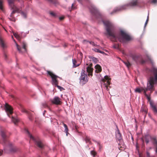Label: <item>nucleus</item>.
Here are the masks:
<instances>
[{
	"mask_svg": "<svg viewBox=\"0 0 157 157\" xmlns=\"http://www.w3.org/2000/svg\"><path fill=\"white\" fill-rule=\"evenodd\" d=\"M113 47L115 49H119V45L118 44H114Z\"/></svg>",
	"mask_w": 157,
	"mask_h": 157,
	"instance_id": "32",
	"label": "nucleus"
},
{
	"mask_svg": "<svg viewBox=\"0 0 157 157\" xmlns=\"http://www.w3.org/2000/svg\"><path fill=\"white\" fill-rule=\"evenodd\" d=\"M138 57L137 56H132V58L133 59L136 61V62H137V59Z\"/></svg>",
	"mask_w": 157,
	"mask_h": 157,
	"instance_id": "39",
	"label": "nucleus"
},
{
	"mask_svg": "<svg viewBox=\"0 0 157 157\" xmlns=\"http://www.w3.org/2000/svg\"><path fill=\"white\" fill-rule=\"evenodd\" d=\"M12 38H13V36H12Z\"/></svg>",
	"mask_w": 157,
	"mask_h": 157,
	"instance_id": "60",
	"label": "nucleus"
},
{
	"mask_svg": "<svg viewBox=\"0 0 157 157\" xmlns=\"http://www.w3.org/2000/svg\"><path fill=\"white\" fill-rule=\"evenodd\" d=\"M72 62H73V67H78L79 66V64H78L77 65H76V63L77 61L75 59H73Z\"/></svg>",
	"mask_w": 157,
	"mask_h": 157,
	"instance_id": "24",
	"label": "nucleus"
},
{
	"mask_svg": "<svg viewBox=\"0 0 157 157\" xmlns=\"http://www.w3.org/2000/svg\"><path fill=\"white\" fill-rule=\"evenodd\" d=\"M0 44L3 48H5L7 47L4 41L1 38H0Z\"/></svg>",
	"mask_w": 157,
	"mask_h": 157,
	"instance_id": "18",
	"label": "nucleus"
},
{
	"mask_svg": "<svg viewBox=\"0 0 157 157\" xmlns=\"http://www.w3.org/2000/svg\"><path fill=\"white\" fill-rule=\"evenodd\" d=\"M85 140L86 143L89 142L90 143V138L87 136H86Z\"/></svg>",
	"mask_w": 157,
	"mask_h": 157,
	"instance_id": "27",
	"label": "nucleus"
},
{
	"mask_svg": "<svg viewBox=\"0 0 157 157\" xmlns=\"http://www.w3.org/2000/svg\"><path fill=\"white\" fill-rule=\"evenodd\" d=\"M116 136L117 138V141H121L123 140L122 139L121 135L118 130L116 133Z\"/></svg>",
	"mask_w": 157,
	"mask_h": 157,
	"instance_id": "15",
	"label": "nucleus"
},
{
	"mask_svg": "<svg viewBox=\"0 0 157 157\" xmlns=\"http://www.w3.org/2000/svg\"><path fill=\"white\" fill-rule=\"evenodd\" d=\"M101 84H103L106 87V89L108 90V86L110 84V81L106 80L104 82H102L101 81Z\"/></svg>",
	"mask_w": 157,
	"mask_h": 157,
	"instance_id": "19",
	"label": "nucleus"
},
{
	"mask_svg": "<svg viewBox=\"0 0 157 157\" xmlns=\"http://www.w3.org/2000/svg\"><path fill=\"white\" fill-rule=\"evenodd\" d=\"M21 111L25 113H26L28 114H29V119L31 121L32 120L33 118H32V115L30 114V113L27 110H25V109H22Z\"/></svg>",
	"mask_w": 157,
	"mask_h": 157,
	"instance_id": "20",
	"label": "nucleus"
},
{
	"mask_svg": "<svg viewBox=\"0 0 157 157\" xmlns=\"http://www.w3.org/2000/svg\"><path fill=\"white\" fill-rule=\"evenodd\" d=\"M89 43L93 46H97V45L95 44L94 42L92 41H89Z\"/></svg>",
	"mask_w": 157,
	"mask_h": 157,
	"instance_id": "38",
	"label": "nucleus"
},
{
	"mask_svg": "<svg viewBox=\"0 0 157 157\" xmlns=\"http://www.w3.org/2000/svg\"><path fill=\"white\" fill-rule=\"evenodd\" d=\"M152 139L153 140V144L155 148V151L157 154V140L155 137H153Z\"/></svg>",
	"mask_w": 157,
	"mask_h": 157,
	"instance_id": "16",
	"label": "nucleus"
},
{
	"mask_svg": "<svg viewBox=\"0 0 157 157\" xmlns=\"http://www.w3.org/2000/svg\"><path fill=\"white\" fill-rule=\"evenodd\" d=\"M118 143V147L119 149L120 150H123L125 146L124 145V143L123 140L121 141H117Z\"/></svg>",
	"mask_w": 157,
	"mask_h": 157,
	"instance_id": "14",
	"label": "nucleus"
},
{
	"mask_svg": "<svg viewBox=\"0 0 157 157\" xmlns=\"http://www.w3.org/2000/svg\"><path fill=\"white\" fill-rule=\"evenodd\" d=\"M78 128V127L76 125L75 126V128L76 130H77Z\"/></svg>",
	"mask_w": 157,
	"mask_h": 157,
	"instance_id": "53",
	"label": "nucleus"
},
{
	"mask_svg": "<svg viewBox=\"0 0 157 157\" xmlns=\"http://www.w3.org/2000/svg\"><path fill=\"white\" fill-rule=\"evenodd\" d=\"M93 49V50L94 51L96 52H99L101 54H103V53H104V52H103L101 51L99 49H98L97 48H94V49Z\"/></svg>",
	"mask_w": 157,
	"mask_h": 157,
	"instance_id": "26",
	"label": "nucleus"
},
{
	"mask_svg": "<svg viewBox=\"0 0 157 157\" xmlns=\"http://www.w3.org/2000/svg\"><path fill=\"white\" fill-rule=\"evenodd\" d=\"M151 72L154 77L153 76H151L147 83V86L146 88H144L143 87L137 88L135 90L136 93H140L143 91L145 96H147L146 92L150 90L151 93L154 90V85L157 82V69L153 68L151 70Z\"/></svg>",
	"mask_w": 157,
	"mask_h": 157,
	"instance_id": "2",
	"label": "nucleus"
},
{
	"mask_svg": "<svg viewBox=\"0 0 157 157\" xmlns=\"http://www.w3.org/2000/svg\"><path fill=\"white\" fill-rule=\"evenodd\" d=\"M25 131L27 132L29 135L30 138L32 139H34V137L31 135L30 134L28 130L25 129Z\"/></svg>",
	"mask_w": 157,
	"mask_h": 157,
	"instance_id": "37",
	"label": "nucleus"
},
{
	"mask_svg": "<svg viewBox=\"0 0 157 157\" xmlns=\"http://www.w3.org/2000/svg\"><path fill=\"white\" fill-rule=\"evenodd\" d=\"M147 157H150V153L149 152H147Z\"/></svg>",
	"mask_w": 157,
	"mask_h": 157,
	"instance_id": "47",
	"label": "nucleus"
},
{
	"mask_svg": "<svg viewBox=\"0 0 157 157\" xmlns=\"http://www.w3.org/2000/svg\"><path fill=\"white\" fill-rule=\"evenodd\" d=\"M90 154L93 156V157H95L97 155V152L94 151H92L90 152Z\"/></svg>",
	"mask_w": 157,
	"mask_h": 157,
	"instance_id": "34",
	"label": "nucleus"
},
{
	"mask_svg": "<svg viewBox=\"0 0 157 157\" xmlns=\"http://www.w3.org/2000/svg\"><path fill=\"white\" fill-rule=\"evenodd\" d=\"M13 35L17 39L19 40H20V37L18 34L15 33H13Z\"/></svg>",
	"mask_w": 157,
	"mask_h": 157,
	"instance_id": "28",
	"label": "nucleus"
},
{
	"mask_svg": "<svg viewBox=\"0 0 157 157\" xmlns=\"http://www.w3.org/2000/svg\"><path fill=\"white\" fill-rule=\"evenodd\" d=\"M92 66V64L90 63L86 68V71L88 73V75L89 76H92L93 75V69L91 67Z\"/></svg>",
	"mask_w": 157,
	"mask_h": 157,
	"instance_id": "12",
	"label": "nucleus"
},
{
	"mask_svg": "<svg viewBox=\"0 0 157 157\" xmlns=\"http://www.w3.org/2000/svg\"><path fill=\"white\" fill-rule=\"evenodd\" d=\"M56 86L57 87H58L59 89H60L61 88H63L61 87L58 86V84L57 85H56Z\"/></svg>",
	"mask_w": 157,
	"mask_h": 157,
	"instance_id": "49",
	"label": "nucleus"
},
{
	"mask_svg": "<svg viewBox=\"0 0 157 157\" xmlns=\"http://www.w3.org/2000/svg\"><path fill=\"white\" fill-rule=\"evenodd\" d=\"M87 71L85 70H82L81 73V75L79 78L80 82L82 85L86 84L88 81V78L87 75Z\"/></svg>",
	"mask_w": 157,
	"mask_h": 157,
	"instance_id": "6",
	"label": "nucleus"
},
{
	"mask_svg": "<svg viewBox=\"0 0 157 157\" xmlns=\"http://www.w3.org/2000/svg\"><path fill=\"white\" fill-rule=\"evenodd\" d=\"M150 104L151 107L152 108L153 111L155 113H157V108H156V106L154 105L153 103L150 101Z\"/></svg>",
	"mask_w": 157,
	"mask_h": 157,
	"instance_id": "21",
	"label": "nucleus"
},
{
	"mask_svg": "<svg viewBox=\"0 0 157 157\" xmlns=\"http://www.w3.org/2000/svg\"><path fill=\"white\" fill-rule=\"evenodd\" d=\"M50 14H51L52 15L53 17H55L56 16V15L55 13H54L53 12H51L50 13Z\"/></svg>",
	"mask_w": 157,
	"mask_h": 157,
	"instance_id": "40",
	"label": "nucleus"
},
{
	"mask_svg": "<svg viewBox=\"0 0 157 157\" xmlns=\"http://www.w3.org/2000/svg\"><path fill=\"white\" fill-rule=\"evenodd\" d=\"M17 48L20 53H23L26 52V44L24 42H22L21 44V47L16 44Z\"/></svg>",
	"mask_w": 157,
	"mask_h": 157,
	"instance_id": "7",
	"label": "nucleus"
},
{
	"mask_svg": "<svg viewBox=\"0 0 157 157\" xmlns=\"http://www.w3.org/2000/svg\"><path fill=\"white\" fill-rule=\"evenodd\" d=\"M90 11L93 15L97 17H98L100 16V13L98 10L95 7H92L90 9Z\"/></svg>",
	"mask_w": 157,
	"mask_h": 157,
	"instance_id": "11",
	"label": "nucleus"
},
{
	"mask_svg": "<svg viewBox=\"0 0 157 157\" xmlns=\"http://www.w3.org/2000/svg\"><path fill=\"white\" fill-rule=\"evenodd\" d=\"M47 72L48 74L52 78L53 84L55 85L58 84V82L56 79L58 76L54 74L50 71H48Z\"/></svg>",
	"mask_w": 157,
	"mask_h": 157,
	"instance_id": "8",
	"label": "nucleus"
},
{
	"mask_svg": "<svg viewBox=\"0 0 157 157\" xmlns=\"http://www.w3.org/2000/svg\"><path fill=\"white\" fill-rule=\"evenodd\" d=\"M151 137L150 136L147 135L145 136V140L146 142V143L147 144H148L149 142V139Z\"/></svg>",
	"mask_w": 157,
	"mask_h": 157,
	"instance_id": "25",
	"label": "nucleus"
},
{
	"mask_svg": "<svg viewBox=\"0 0 157 157\" xmlns=\"http://www.w3.org/2000/svg\"><path fill=\"white\" fill-rule=\"evenodd\" d=\"M124 63L128 67H129L131 66V63L128 61L124 62Z\"/></svg>",
	"mask_w": 157,
	"mask_h": 157,
	"instance_id": "30",
	"label": "nucleus"
},
{
	"mask_svg": "<svg viewBox=\"0 0 157 157\" xmlns=\"http://www.w3.org/2000/svg\"><path fill=\"white\" fill-rule=\"evenodd\" d=\"M50 2H52V0H48Z\"/></svg>",
	"mask_w": 157,
	"mask_h": 157,
	"instance_id": "55",
	"label": "nucleus"
},
{
	"mask_svg": "<svg viewBox=\"0 0 157 157\" xmlns=\"http://www.w3.org/2000/svg\"><path fill=\"white\" fill-rule=\"evenodd\" d=\"M27 2H29V5L30 4V3L31 2V1L30 0H26Z\"/></svg>",
	"mask_w": 157,
	"mask_h": 157,
	"instance_id": "52",
	"label": "nucleus"
},
{
	"mask_svg": "<svg viewBox=\"0 0 157 157\" xmlns=\"http://www.w3.org/2000/svg\"><path fill=\"white\" fill-rule=\"evenodd\" d=\"M17 151V149L16 147H11L10 148V151L11 152H15Z\"/></svg>",
	"mask_w": 157,
	"mask_h": 157,
	"instance_id": "22",
	"label": "nucleus"
},
{
	"mask_svg": "<svg viewBox=\"0 0 157 157\" xmlns=\"http://www.w3.org/2000/svg\"><path fill=\"white\" fill-rule=\"evenodd\" d=\"M93 60L95 62H97V59L96 58H94V57H93Z\"/></svg>",
	"mask_w": 157,
	"mask_h": 157,
	"instance_id": "51",
	"label": "nucleus"
},
{
	"mask_svg": "<svg viewBox=\"0 0 157 157\" xmlns=\"http://www.w3.org/2000/svg\"><path fill=\"white\" fill-rule=\"evenodd\" d=\"M42 106L44 108L48 107V106L47 103L46 102H44L42 103Z\"/></svg>",
	"mask_w": 157,
	"mask_h": 157,
	"instance_id": "36",
	"label": "nucleus"
},
{
	"mask_svg": "<svg viewBox=\"0 0 157 157\" xmlns=\"http://www.w3.org/2000/svg\"><path fill=\"white\" fill-rule=\"evenodd\" d=\"M148 20H149V17H148V16H147V19L146 20V21L145 22V25H146L147 24V22H148Z\"/></svg>",
	"mask_w": 157,
	"mask_h": 157,
	"instance_id": "43",
	"label": "nucleus"
},
{
	"mask_svg": "<svg viewBox=\"0 0 157 157\" xmlns=\"http://www.w3.org/2000/svg\"><path fill=\"white\" fill-rule=\"evenodd\" d=\"M64 17H59V19L60 20H63V19H64Z\"/></svg>",
	"mask_w": 157,
	"mask_h": 157,
	"instance_id": "48",
	"label": "nucleus"
},
{
	"mask_svg": "<svg viewBox=\"0 0 157 157\" xmlns=\"http://www.w3.org/2000/svg\"><path fill=\"white\" fill-rule=\"evenodd\" d=\"M50 101L52 104L56 105H60L62 104L60 98L57 97H55L53 99H51Z\"/></svg>",
	"mask_w": 157,
	"mask_h": 157,
	"instance_id": "10",
	"label": "nucleus"
},
{
	"mask_svg": "<svg viewBox=\"0 0 157 157\" xmlns=\"http://www.w3.org/2000/svg\"><path fill=\"white\" fill-rule=\"evenodd\" d=\"M78 2H81V0H77Z\"/></svg>",
	"mask_w": 157,
	"mask_h": 157,
	"instance_id": "57",
	"label": "nucleus"
},
{
	"mask_svg": "<svg viewBox=\"0 0 157 157\" xmlns=\"http://www.w3.org/2000/svg\"><path fill=\"white\" fill-rule=\"evenodd\" d=\"M86 65H88V64H87H87H86Z\"/></svg>",
	"mask_w": 157,
	"mask_h": 157,
	"instance_id": "59",
	"label": "nucleus"
},
{
	"mask_svg": "<svg viewBox=\"0 0 157 157\" xmlns=\"http://www.w3.org/2000/svg\"><path fill=\"white\" fill-rule=\"evenodd\" d=\"M110 78H109V77L108 76L106 75L104 77V78H102L101 81H102V82H104L106 80H109L110 81Z\"/></svg>",
	"mask_w": 157,
	"mask_h": 157,
	"instance_id": "23",
	"label": "nucleus"
},
{
	"mask_svg": "<svg viewBox=\"0 0 157 157\" xmlns=\"http://www.w3.org/2000/svg\"><path fill=\"white\" fill-rule=\"evenodd\" d=\"M141 111L142 112H144L145 113H147V111L146 110H144V109H143L142 108H141Z\"/></svg>",
	"mask_w": 157,
	"mask_h": 157,
	"instance_id": "45",
	"label": "nucleus"
},
{
	"mask_svg": "<svg viewBox=\"0 0 157 157\" xmlns=\"http://www.w3.org/2000/svg\"><path fill=\"white\" fill-rule=\"evenodd\" d=\"M4 59H6L7 58V55L6 53L4 54Z\"/></svg>",
	"mask_w": 157,
	"mask_h": 157,
	"instance_id": "44",
	"label": "nucleus"
},
{
	"mask_svg": "<svg viewBox=\"0 0 157 157\" xmlns=\"http://www.w3.org/2000/svg\"><path fill=\"white\" fill-rule=\"evenodd\" d=\"M56 86L57 87H58L59 89H60L61 88H63L61 87L58 86V84L57 85H56Z\"/></svg>",
	"mask_w": 157,
	"mask_h": 157,
	"instance_id": "50",
	"label": "nucleus"
},
{
	"mask_svg": "<svg viewBox=\"0 0 157 157\" xmlns=\"http://www.w3.org/2000/svg\"><path fill=\"white\" fill-rule=\"evenodd\" d=\"M151 2L152 3L155 4L157 2V0H152Z\"/></svg>",
	"mask_w": 157,
	"mask_h": 157,
	"instance_id": "42",
	"label": "nucleus"
},
{
	"mask_svg": "<svg viewBox=\"0 0 157 157\" xmlns=\"http://www.w3.org/2000/svg\"><path fill=\"white\" fill-rule=\"evenodd\" d=\"M3 2V0H0V9L2 10H3V7L2 5Z\"/></svg>",
	"mask_w": 157,
	"mask_h": 157,
	"instance_id": "33",
	"label": "nucleus"
},
{
	"mask_svg": "<svg viewBox=\"0 0 157 157\" xmlns=\"http://www.w3.org/2000/svg\"><path fill=\"white\" fill-rule=\"evenodd\" d=\"M35 144L36 146L41 149H43L44 146V144L39 140H36Z\"/></svg>",
	"mask_w": 157,
	"mask_h": 157,
	"instance_id": "13",
	"label": "nucleus"
},
{
	"mask_svg": "<svg viewBox=\"0 0 157 157\" xmlns=\"http://www.w3.org/2000/svg\"><path fill=\"white\" fill-rule=\"evenodd\" d=\"M138 5V2L137 0H132L128 4L115 8L113 11L110 13V14L113 15L118 12L125 10L128 6H135Z\"/></svg>",
	"mask_w": 157,
	"mask_h": 157,
	"instance_id": "4",
	"label": "nucleus"
},
{
	"mask_svg": "<svg viewBox=\"0 0 157 157\" xmlns=\"http://www.w3.org/2000/svg\"><path fill=\"white\" fill-rule=\"evenodd\" d=\"M95 71L96 73H99L101 71V67L99 65H96L95 67Z\"/></svg>",
	"mask_w": 157,
	"mask_h": 157,
	"instance_id": "17",
	"label": "nucleus"
},
{
	"mask_svg": "<svg viewBox=\"0 0 157 157\" xmlns=\"http://www.w3.org/2000/svg\"><path fill=\"white\" fill-rule=\"evenodd\" d=\"M146 96L147 97L148 99H149V100L150 99V98L148 97V95L147 94V96Z\"/></svg>",
	"mask_w": 157,
	"mask_h": 157,
	"instance_id": "54",
	"label": "nucleus"
},
{
	"mask_svg": "<svg viewBox=\"0 0 157 157\" xmlns=\"http://www.w3.org/2000/svg\"><path fill=\"white\" fill-rule=\"evenodd\" d=\"M63 126L65 128V132L67 133H67H68V131L67 127V125L64 123L63 124Z\"/></svg>",
	"mask_w": 157,
	"mask_h": 157,
	"instance_id": "29",
	"label": "nucleus"
},
{
	"mask_svg": "<svg viewBox=\"0 0 157 157\" xmlns=\"http://www.w3.org/2000/svg\"><path fill=\"white\" fill-rule=\"evenodd\" d=\"M9 6L12 11L10 14V17H9V20L15 22V19L14 17V14L16 13H18L20 11V9L17 7L15 4V1H17L19 2L21 4L20 8H22L24 7V2L23 0H7Z\"/></svg>",
	"mask_w": 157,
	"mask_h": 157,
	"instance_id": "3",
	"label": "nucleus"
},
{
	"mask_svg": "<svg viewBox=\"0 0 157 157\" xmlns=\"http://www.w3.org/2000/svg\"><path fill=\"white\" fill-rule=\"evenodd\" d=\"M89 41L86 40H84L83 41L82 43L84 44H87L88 43H89Z\"/></svg>",
	"mask_w": 157,
	"mask_h": 157,
	"instance_id": "35",
	"label": "nucleus"
},
{
	"mask_svg": "<svg viewBox=\"0 0 157 157\" xmlns=\"http://www.w3.org/2000/svg\"><path fill=\"white\" fill-rule=\"evenodd\" d=\"M0 135L2 137L4 143L5 144L9 143L8 140L7 139V136L6 135V131L3 129L0 131Z\"/></svg>",
	"mask_w": 157,
	"mask_h": 157,
	"instance_id": "9",
	"label": "nucleus"
},
{
	"mask_svg": "<svg viewBox=\"0 0 157 157\" xmlns=\"http://www.w3.org/2000/svg\"><path fill=\"white\" fill-rule=\"evenodd\" d=\"M145 61L143 60V59H141L140 61V63L142 64L144 63H145Z\"/></svg>",
	"mask_w": 157,
	"mask_h": 157,
	"instance_id": "41",
	"label": "nucleus"
},
{
	"mask_svg": "<svg viewBox=\"0 0 157 157\" xmlns=\"http://www.w3.org/2000/svg\"><path fill=\"white\" fill-rule=\"evenodd\" d=\"M2 152L0 151V156L2 155Z\"/></svg>",
	"mask_w": 157,
	"mask_h": 157,
	"instance_id": "56",
	"label": "nucleus"
},
{
	"mask_svg": "<svg viewBox=\"0 0 157 157\" xmlns=\"http://www.w3.org/2000/svg\"><path fill=\"white\" fill-rule=\"evenodd\" d=\"M5 108L6 111L8 116L10 117H11L12 121L16 125L18 122V120L17 118H15L12 116H11L13 113V109L7 103L6 104Z\"/></svg>",
	"mask_w": 157,
	"mask_h": 157,
	"instance_id": "5",
	"label": "nucleus"
},
{
	"mask_svg": "<svg viewBox=\"0 0 157 157\" xmlns=\"http://www.w3.org/2000/svg\"><path fill=\"white\" fill-rule=\"evenodd\" d=\"M75 5L74 3H73L72 4V6H71V8L72 9H74L75 8V7H74Z\"/></svg>",
	"mask_w": 157,
	"mask_h": 157,
	"instance_id": "46",
	"label": "nucleus"
},
{
	"mask_svg": "<svg viewBox=\"0 0 157 157\" xmlns=\"http://www.w3.org/2000/svg\"><path fill=\"white\" fill-rule=\"evenodd\" d=\"M105 26L106 31V34L111 37L110 40L113 42H117V39L120 42H124L125 40H130L131 38L130 36L126 32L121 30L118 35L115 34L114 27L113 25L108 21H103Z\"/></svg>",
	"mask_w": 157,
	"mask_h": 157,
	"instance_id": "1",
	"label": "nucleus"
},
{
	"mask_svg": "<svg viewBox=\"0 0 157 157\" xmlns=\"http://www.w3.org/2000/svg\"><path fill=\"white\" fill-rule=\"evenodd\" d=\"M11 97H12V98H14V96H13V95H12V96H11Z\"/></svg>",
	"mask_w": 157,
	"mask_h": 157,
	"instance_id": "58",
	"label": "nucleus"
},
{
	"mask_svg": "<svg viewBox=\"0 0 157 157\" xmlns=\"http://www.w3.org/2000/svg\"><path fill=\"white\" fill-rule=\"evenodd\" d=\"M21 15L25 18H26L27 17V13L26 12H24L23 11H22L21 12Z\"/></svg>",
	"mask_w": 157,
	"mask_h": 157,
	"instance_id": "31",
	"label": "nucleus"
}]
</instances>
